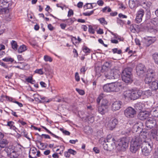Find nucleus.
Instances as JSON below:
<instances>
[{"mask_svg": "<svg viewBox=\"0 0 158 158\" xmlns=\"http://www.w3.org/2000/svg\"><path fill=\"white\" fill-rule=\"evenodd\" d=\"M147 138V135H144L141 139L142 143L141 147L142 152L145 156H148L152 150L153 143L151 141H146L145 139Z\"/></svg>", "mask_w": 158, "mask_h": 158, "instance_id": "nucleus-1", "label": "nucleus"}, {"mask_svg": "<svg viewBox=\"0 0 158 158\" xmlns=\"http://www.w3.org/2000/svg\"><path fill=\"white\" fill-rule=\"evenodd\" d=\"M21 149V145L18 144L15 146H9L6 149V151L8 157L10 158H17L19 155V152L20 151Z\"/></svg>", "mask_w": 158, "mask_h": 158, "instance_id": "nucleus-2", "label": "nucleus"}, {"mask_svg": "<svg viewBox=\"0 0 158 158\" xmlns=\"http://www.w3.org/2000/svg\"><path fill=\"white\" fill-rule=\"evenodd\" d=\"M142 137L143 136L142 134L140 136H135L132 139L131 142L130 150L132 153H135L139 148L142 143L141 139Z\"/></svg>", "mask_w": 158, "mask_h": 158, "instance_id": "nucleus-3", "label": "nucleus"}, {"mask_svg": "<svg viewBox=\"0 0 158 158\" xmlns=\"http://www.w3.org/2000/svg\"><path fill=\"white\" fill-rule=\"evenodd\" d=\"M121 86L120 83L115 82L106 84L103 86V88L106 92H118L119 91Z\"/></svg>", "mask_w": 158, "mask_h": 158, "instance_id": "nucleus-4", "label": "nucleus"}, {"mask_svg": "<svg viewBox=\"0 0 158 158\" xmlns=\"http://www.w3.org/2000/svg\"><path fill=\"white\" fill-rule=\"evenodd\" d=\"M132 71V69L130 67L126 68L123 71L121 75L122 80L126 83H131L133 81Z\"/></svg>", "mask_w": 158, "mask_h": 158, "instance_id": "nucleus-5", "label": "nucleus"}, {"mask_svg": "<svg viewBox=\"0 0 158 158\" xmlns=\"http://www.w3.org/2000/svg\"><path fill=\"white\" fill-rule=\"evenodd\" d=\"M104 76L107 80H113L119 76V71L116 69H110L104 71Z\"/></svg>", "mask_w": 158, "mask_h": 158, "instance_id": "nucleus-6", "label": "nucleus"}, {"mask_svg": "<svg viewBox=\"0 0 158 158\" xmlns=\"http://www.w3.org/2000/svg\"><path fill=\"white\" fill-rule=\"evenodd\" d=\"M108 143H107L106 141L104 140L103 143V148L106 151H111V148L110 147V145L114 146L115 145V140L113 138H109V136H108L106 139Z\"/></svg>", "mask_w": 158, "mask_h": 158, "instance_id": "nucleus-7", "label": "nucleus"}, {"mask_svg": "<svg viewBox=\"0 0 158 158\" xmlns=\"http://www.w3.org/2000/svg\"><path fill=\"white\" fill-rule=\"evenodd\" d=\"M143 123L141 122H139L135 124L133 127V131L135 132L139 131L141 132V134L139 135H142V136H143L144 135H146L147 133H149L147 131H142V129L143 128Z\"/></svg>", "mask_w": 158, "mask_h": 158, "instance_id": "nucleus-8", "label": "nucleus"}, {"mask_svg": "<svg viewBox=\"0 0 158 158\" xmlns=\"http://www.w3.org/2000/svg\"><path fill=\"white\" fill-rule=\"evenodd\" d=\"M131 92V97L133 100L136 99L142 96V90L137 88H135L132 89Z\"/></svg>", "mask_w": 158, "mask_h": 158, "instance_id": "nucleus-9", "label": "nucleus"}, {"mask_svg": "<svg viewBox=\"0 0 158 158\" xmlns=\"http://www.w3.org/2000/svg\"><path fill=\"white\" fill-rule=\"evenodd\" d=\"M125 116L128 118H133L136 113V111L134 109L129 107L127 108L124 111Z\"/></svg>", "mask_w": 158, "mask_h": 158, "instance_id": "nucleus-10", "label": "nucleus"}, {"mask_svg": "<svg viewBox=\"0 0 158 158\" xmlns=\"http://www.w3.org/2000/svg\"><path fill=\"white\" fill-rule=\"evenodd\" d=\"M129 143V140L127 138L123 137L120 139L118 145L122 149H124L128 148Z\"/></svg>", "mask_w": 158, "mask_h": 158, "instance_id": "nucleus-11", "label": "nucleus"}, {"mask_svg": "<svg viewBox=\"0 0 158 158\" xmlns=\"http://www.w3.org/2000/svg\"><path fill=\"white\" fill-rule=\"evenodd\" d=\"M136 71L137 74L138 76H143L145 73L146 69L144 65L142 64H139L136 66Z\"/></svg>", "mask_w": 158, "mask_h": 158, "instance_id": "nucleus-12", "label": "nucleus"}, {"mask_svg": "<svg viewBox=\"0 0 158 158\" xmlns=\"http://www.w3.org/2000/svg\"><path fill=\"white\" fill-rule=\"evenodd\" d=\"M146 129L148 130L154 127L156 128L157 127L156 122L155 120L152 118L148 119L145 123Z\"/></svg>", "mask_w": 158, "mask_h": 158, "instance_id": "nucleus-13", "label": "nucleus"}, {"mask_svg": "<svg viewBox=\"0 0 158 158\" xmlns=\"http://www.w3.org/2000/svg\"><path fill=\"white\" fill-rule=\"evenodd\" d=\"M112 61L110 60H105L102 66L101 72H104V71L109 70L108 69L112 65Z\"/></svg>", "mask_w": 158, "mask_h": 158, "instance_id": "nucleus-14", "label": "nucleus"}, {"mask_svg": "<svg viewBox=\"0 0 158 158\" xmlns=\"http://www.w3.org/2000/svg\"><path fill=\"white\" fill-rule=\"evenodd\" d=\"M122 103L119 101H116L114 102L112 105V110L113 111L119 110L121 107Z\"/></svg>", "mask_w": 158, "mask_h": 158, "instance_id": "nucleus-15", "label": "nucleus"}, {"mask_svg": "<svg viewBox=\"0 0 158 158\" xmlns=\"http://www.w3.org/2000/svg\"><path fill=\"white\" fill-rule=\"evenodd\" d=\"M118 123V120L116 118L111 119L108 123V127L110 130H112L115 127Z\"/></svg>", "mask_w": 158, "mask_h": 158, "instance_id": "nucleus-16", "label": "nucleus"}, {"mask_svg": "<svg viewBox=\"0 0 158 158\" xmlns=\"http://www.w3.org/2000/svg\"><path fill=\"white\" fill-rule=\"evenodd\" d=\"M149 116V113L147 111L140 112L138 115V118L141 120L146 119Z\"/></svg>", "mask_w": 158, "mask_h": 158, "instance_id": "nucleus-17", "label": "nucleus"}, {"mask_svg": "<svg viewBox=\"0 0 158 158\" xmlns=\"http://www.w3.org/2000/svg\"><path fill=\"white\" fill-rule=\"evenodd\" d=\"M11 4L9 3L7 0H0V7L4 9H9V7Z\"/></svg>", "mask_w": 158, "mask_h": 158, "instance_id": "nucleus-18", "label": "nucleus"}, {"mask_svg": "<svg viewBox=\"0 0 158 158\" xmlns=\"http://www.w3.org/2000/svg\"><path fill=\"white\" fill-rule=\"evenodd\" d=\"M131 90H128L125 91L123 94V97L125 100H132L131 97Z\"/></svg>", "mask_w": 158, "mask_h": 158, "instance_id": "nucleus-19", "label": "nucleus"}, {"mask_svg": "<svg viewBox=\"0 0 158 158\" xmlns=\"http://www.w3.org/2000/svg\"><path fill=\"white\" fill-rule=\"evenodd\" d=\"M156 39L154 37H148L145 40V43L146 46L148 47L151 44L154 43Z\"/></svg>", "mask_w": 158, "mask_h": 158, "instance_id": "nucleus-20", "label": "nucleus"}, {"mask_svg": "<svg viewBox=\"0 0 158 158\" xmlns=\"http://www.w3.org/2000/svg\"><path fill=\"white\" fill-rule=\"evenodd\" d=\"M148 134L153 139H155L156 140L158 141V128L156 131L153 129L151 130L149 132Z\"/></svg>", "mask_w": 158, "mask_h": 158, "instance_id": "nucleus-21", "label": "nucleus"}, {"mask_svg": "<svg viewBox=\"0 0 158 158\" xmlns=\"http://www.w3.org/2000/svg\"><path fill=\"white\" fill-rule=\"evenodd\" d=\"M156 73L154 70L152 69H149L147 71L146 76L154 78L156 75Z\"/></svg>", "mask_w": 158, "mask_h": 158, "instance_id": "nucleus-22", "label": "nucleus"}, {"mask_svg": "<svg viewBox=\"0 0 158 158\" xmlns=\"http://www.w3.org/2000/svg\"><path fill=\"white\" fill-rule=\"evenodd\" d=\"M149 86L152 90L156 91L158 89V81H153L151 83Z\"/></svg>", "mask_w": 158, "mask_h": 158, "instance_id": "nucleus-23", "label": "nucleus"}, {"mask_svg": "<svg viewBox=\"0 0 158 158\" xmlns=\"http://www.w3.org/2000/svg\"><path fill=\"white\" fill-rule=\"evenodd\" d=\"M144 14V11L143 9L139 10L137 12L135 20H142Z\"/></svg>", "mask_w": 158, "mask_h": 158, "instance_id": "nucleus-24", "label": "nucleus"}, {"mask_svg": "<svg viewBox=\"0 0 158 158\" xmlns=\"http://www.w3.org/2000/svg\"><path fill=\"white\" fill-rule=\"evenodd\" d=\"M108 108L102 106L100 105L98 107V112L102 114H104L107 111Z\"/></svg>", "mask_w": 158, "mask_h": 158, "instance_id": "nucleus-25", "label": "nucleus"}, {"mask_svg": "<svg viewBox=\"0 0 158 158\" xmlns=\"http://www.w3.org/2000/svg\"><path fill=\"white\" fill-rule=\"evenodd\" d=\"M151 112L153 116L155 117H158V103L156 105V106L152 109Z\"/></svg>", "mask_w": 158, "mask_h": 158, "instance_id": "nucleus-26", "label": "nucleus"}, {"mask_svg": "<svg viewBox=\"0 0 158 158\" xmlns=\"http://www.w3.org/2000/svg\"><path fill=\"white\" fill-rule=\"evenodd\" d=\"M8 143V141L7 140L4 139L1 140L0 142V151H1L2 148L6 147Z\"/></svg>", "mask_w": 158, "mask_h": 158, "instance_id": "nucleus-27", "label": "nucleus"}, {"mask_svg": "<svg viewBox=\"0 0 158 158\" xmlns=\"http://www.w3.org/2000/svg\"><path fill=\"white\" fill-rule=\"evenodd\" d=\"M15 123L12 121L7 122V124L6 125L7 126L9 127L10 129L11 130H13L15 131L17 129V128L14 125Z\"/></svg>", "mask_w": 158, "mask_h": 158, "instance_id": "nucleus-28", "label": "nucleus"}, {"mask_svg": "<svg viewBox=\"0 0 158 158\" xmlns=\"http://www.w3.org/2000/svg\"><path fill=\"white\" fill-rule=\"evenodd\" d=\"M152 93L151 90H148L144 91H142V96L148 98L152 96Z\"/></svg>", "mask_w": 158, "mask_h": 158, "instance_id": "nucleus-29", "label": "nucleus"}, {"mask_svg": "<svg viewBox=\"0 0 158 158\" xmlns=\"http://www.w3.org/2000/svg\"><path fill=\"white\" fill-rule=\"evenodd\" d=\"M27 50L26 46L24 44L20 46L18 49V52L19 53H22Z\"/></svg>", "mask_w": 158, "mask_h": 158, "instance_id": "nucleus-30", "label": "nucleus"}, {"mask_svg": "<svg viewBox=\"0 0 158 158\" xmlns=\"http://www.w3.org/2000/svg\"><path fill=\"white\" fill-rule=\"evenodd\" d=\"M12 48L14 50H16L17 49L18 45L17 42L14 40H12L11 42Z\"/></svg>", "mask_w": 158, "mask_h": 158, "instance_id": "nucleus-31", "label": "nucleus"}, {"mask_svg": "<svg viewBox=\"0 0 158 158\" xmlns=\"http://www.w3.org/2000/svg\"><path fill=\"white\" fill-rule=\"evenodd\" d=\"M101 105L108 108V102L106 99H103Z\"/></svg>", "mask_w": 158, "mask_h": 158, "instance_id": "nucleus-32", "label": "nucleus"}, {"mask_svg": "<svg viewBox=\"0 0 158 158\" xmlns=\"http://www.w3.org/2000/svg\"><path fill=\"white\" fill-rule=\"evenodd\" d=\"M42 127L44 128L45 131L48 133L51 134L52 136H53V137H55L56 138L59 139V137L54 134L52 133V132H51L48 129H47L44 126H42Z\"/></svg>", "mask_w": 158, "mask_h": 158, "instance_id": "nucleus-33", "label": "nucleus"}, {"mask_svg": "<svg viewBox=\"0 0 158 158\" xmlns=\"http://www.w3.org/2000/svg\"><path fill=\"white\" fill-rule=\"evenodd\" d=\"M153 19H156V18H152L150 12H147L146 15L145 20H153Z\"/></svg>", "mask_w": 158, "mask_h": 158, "instance_id": "nucleus-34", "label": "nucleus"}, {"mask_svg": "<svg viewBox=\"0 0 158 158\" xmlns=\"http://www.w3.org/2000/svg\"><path fill=\"white\" fill-rule=\"evenodd\" d=\"M6 99H8L9 101H12L13 102H14L17 104L18 105V106H20V107H21L23 106V104L21 103H20V102H18L16 101H15V102L12 101V100L13 99L11 98L6 96Z\"/></svg>", "mask_w": 158, "mask_h": 158, "instance_id": "nucleus-35", "label": "nucleus"}, {"mask_svg": "<svg viewBox=\"0 0 158 158\" xmlns=\"http://www.w3.org/2000/svg\"><path fill=\"white\" fill-rule=\"evenodd\" d=\"M9 12V9L3 8L0 9V15L7 13Z\"/></svg>", "mask_w": 158, "mask_h": 158, "instance_id": "nucleus-36", "label": "nucleus"}, {"mask_svg": "<svg viewBox=\"0 0 158 158\" xmlns=\"http://www.w3.org/2000/svg\"><path fill=\"white\" fill-rule=\"evenodd\" d=\"M153 78L152 77H150L146 76V77L144 80L145 83L146 84H149L150 83V84L152 82V79Z\"/></svg>", "mask_w": 158, "mask_h": 158, "instance_id": "nucleus-37", "label": "nucleus"}, {"mask_svg": "<svg viewBox=\"0 0 158 158\" xmlns=\"http://www.w3.org/2000/svg\"><path fill=\"white\" fill-rule=\"evenodd\" d=\"M92 3H86L84 6V8L85 9H88L93 8V6L92 5Z\"/></svg>", "mask_w": 158, "mask_h": 158, "instance_id": "nucleus-38", "label": "nucleus"}, {"mask_svg": "<svg viewBox=\"0 0 158 158\" xmlns=\"http://www.w3.org/2000/svg\"><path fill=\"white\" fill-rule=\"evenodd\" d=\"M152 56L155 63L158 65V53H154Z\"/></svg>", "mask_w": 158, "mask_h": 158, "instance_id": "nucleus-39", "label": "nucleus"}, {"mask_svg": "<svg viewBox=\"0 0 158 158\" xmlns=\"http://www.w3.org/2000/svg\"><path fill=\"white\" fill-rule=\"evenodd\" d=\"M82 50L85 53L87 54V55L90 53V49L85 46H84L83 47Z\"/></svg>", "mask_w": 158, "mask_h": 158, "instance_id": "nucleus-40", "label": "nucleus"}, {"mask_svg": "<svg viewBox=\"0 0 158 158\" xmlns=\"http://www.w3.org/2000/svg\"><path fill=\"white\" fill-rule=\"evenodd\" d=\"M2 60L5 62H10L12 63L14 61V59L11 57H5L2 59Z\"/></svg>", "mask_w": 158, "mask_h": 158, "instance_id": "nucleus-41", "label": "nucleus"}, {"mask_svg": "<svg viewBox=\"0 0 158 158\" xmlns=\"http://www.w3.org/2000/svg\"><path fill=\"white\" fill-rule=\"evenodd\" d=\"M102 11L103 13L110 12L111 11V10L110 7L106 6L102 9Z\"/></svg>", "mask_w": 158, "mask_h": 158, "instance_id": "nucleus-42", "label": "nucleus"}, {"mask_svg": "<svg viewBox=\"0 0 158 158\" xmlns=\"http://www.w3.org/2000/svg\"><path fill=\"white\" fill-rule=\"evenodd\" d=\"M44 59L46 61H49L51 62L52 60V59L49 56L47 55H45L44 56Z\"/></svg>", "mask_w": 158, "mask_h": 158, "instance_id": "nucleus-43", "label": "nucleus"}, {"mask_svg": "<svg viewBox=\"0 0 158 158\" xmlns=\"http://www.w3.org/2000/svg\"><path fill=\"white\" fill-rule=\"evenodd\" d=\"M143 4L146 5V7L145 8L146 9H149L152 4V3L150 2H144Z\"/></svg>", "mask_w": 158, "mask_h": 158, "instance_id": "nucleus-44", "label": "nucleus"}, {"mask_svg": "<svg viewBox=\"0 0 158 158\" xmlns=\"http://www.w3.org/2000/svg\"><path fill=\"white\" fill-rule=\"evenodd\" d=\"M37 135H39V136L41 138V139L42 140V136H44V138L45 139H50L51 138L49 135H48L42 134V135H40L38 133H37Z\"/></svg>", "mask_w": 158, "mask_h": 158, "instance_id": "nucleus-45", "label": "nucleus"}, {"mask_svg": "<svg viewBox=\"0 0 158 158\" xmlns=\"http://www.w3.org/2000/svg\"><path fill=\"white\" fill-rule=\"evenodd\" d=\"M76 90L78 92V93L81 95H83L85 94L84 91L82 89H81L78 88H76Z\"/></svg>", "mask_w": 158, "mask_h": 158, "instance_id": "nucleus-46", "label": "nucleus"}, {"mask_svg": "<svg viewBox=\"0 0 158 158\" xmlns=\"http://www.w3.org/2000/svg\"><path fill=\"white\" fill-rule=\"evenodd\" d=\"M112 51L114 53H117L120 54L122 53V51L121 50H118L117 48H116L113 49Z\"/></svg>", "mask_w": 158, "mask_h": 158, "instance_id": "nucleus-47", "label": "nucleus"}, {"mask_svg": "<svg viewBox=\"0 0 158 158\" xmlns=\"http://www.w3.org/2000/svg\"><path fill=\"white\" fill-rule=\"evenodd\" d=\"M89 31L90 33L94 34V28L91 25H89Z\"/></svg>", "mask_w": 158, "mask_h": 158, "instance_id": "nucleus-48", "label": "nucleus"}, {"mask_svg": "<svg viewBox=\"0 0 158 158\" xmlns=\"http://www.w3.org/2000/svg\"><path fill=\"white\" fill-rule=\"evenodd\" d=\"M94 10H94L90 12H87L85 13H83V15L85 16H89L93 14Z\"/></svg>", "mask_w": 158, "mask_h": 158, "instance_id": "nucleus-49", "label": "nucleus"}, {"mask_svg": "<svg viewBox=\"0 0 158 158\" xmlns=\"http://www.w3.org/2000/svg\"><path fill=\"white\" fill-rule=\"evenodd\" d=\"M35 72L36 73L42 75L44 74V72L42 70V69H37L35 71Z\"/></svg>", "mask_w": 158, "mask_h": 158, "instance_id": "nucleus-50", "label": "nucleus"}, {"mask_svg": "<svg viewBox=\"0 0 158 158\" xmlns=\"http://www.w3.org/2000/svg\"><path fill=\"white\" fill-rule=\"evenodd\" d=\"M21 134L23 136L28 139H29V138L28 137L27 133L25 130H23V131L21 132Z\"/></svg>", "mask_w": 158, "mask_h": 158, "instance_id": "nucleus-51", "label": "nucleus"}, {"mask_svg": "<svg viewBox=\"0 0 158 158\" xmlns=\"http://www.w3.org/2000/svg\"><path fill=\"white\" fill-rule=\"evenodd\" d=\"M75 79L77 81H79L80 80V77L78 72L75 73Z\"/></svg>", "mask_w": 158, "mask_h": 158, "instance_id": "nucleus-52", "label": "nucleus"}, {"mask_svg": "<svg viewBox=\"0 0 158 158\" xmlns=\"http://www.w3.org/2000/svg\"><path fill=\"white\" fill-rule=\"evenodd\" d=\"M73 14V11L71 9H70L68 12V16L69 17H70Z\"/></svg>", "mask_w": 158, "mask_h": 158, "instance_id": "nucleus-53", "label": "nucleus"}, {"mask_svg": "<svg viewBox=\"0 0 158 158\" xmlns=\"http://www.w3.org/2000/svg\"><path fill=\"white\" fill-rule=\"evenodd\" d=\"M68 152L69 154H71L73 155H74L76 154V152L75 150L71 149H69L68 150Z\"/></svg>", "mask_w": 158, "mask_h": 158, "instance_id": "nucleus-54", "label": "nucleus"}, {"mask_svg": "<svg viewBox=\"0 0 158 158\" xmlns=\"http://www.w3.org/2000/svg\"><path fill=\"white\" fill-rule=\"evenodd\" d=\"M26 81L29 83L33 84L35 81L32 80V77H29L26 79Z\"/></svg>", "mask_w": 158, "mask_h": 158, "instance_id": "nucleus-55", "label": "nucleus"}, {"mask_svg": "<svg viewBox=\"0 0 158 158\" xmlns=\"http://www.w3.org/2000/svg\"><path fill=\"white\" fill-rule=\"evenodd\" d=\"M151 23H153L156 27H158V20H152ZM156 29L158 30V27H156Z\"/></svg>", "mask_w": 158, "mask_h": 158, "instance_id": "nucleus-56", "label": "nucleus"}, {"mask_svg": "<svg viewBox=\"0 0 158 158\" xmlns=\"http://www.w3.org/2000/svg\"><path fill=\"white\" fill-rule=\"evenodd\" d=\"M118 17L120 19H126L127 18V15H125L122 13H120L118 14Z\"/></svg>", "mask_w": 158, "mask_h": 158, "instance_id": "nucleus-57", "label": "nucleus"}, {"mask_svg": "<svg viewBox=\"0 0 158 158\" xmlns=\"http://www.w3.org/2000/svg\"><path fill=\"white\" fill-rule=\"evenodd\" d=\"M97 3L99 6H102L103 5L104 2L102 0H98L97 2Z\"/></svg>", "mask_w": 158, "mask_h": 158, "instance_id": "nucleus-58", "label": "nucleus"}, {"mask_svg": "<svg viewBox=\"0 0 158 158\" xmlns=\"http://www.w3.org/2000/svg\"><path fill=\"white\" fill-rule=\"evenodd\" d=\"M37 152V150L36 149H32L31 150V151L29 152L30 153H31L33 155H35Z\"/></svg>", "mask_w": 158, "mask_h": 158, "instance_id": "nucleus-59", "label": "nucleus"}, {"mask_svg": "<svg viewBox=\"0 0 158 158\" xmlns=\"http://www.w3.org/2000/svg\"><path fill=\"white\" fill-rule=\"evenodd\" d=\"M117 23L121 26H122L124 24V22L123 20H117Z\"/></svg>", "mask_w": 158, "mask_h": 158, "instance_id": "nucleus-60", "label": "nucleus"}, {"mask_svg": "<svg viewBox=\"0 0 158 158\" xmlns=\"http://www.w3.org/2000/svg\"><path fill=\"white\" fill-rule=\"evenodd\" d=\"M153 156L154 158H158V150H157L154 153Z\"/></svg>", "mask_w": 158, "mask_h": 158, "instance_id": "nucleus-61", "label": "nucleus"}, {"mask_svg": "<svg viewBox=\"0 0 158 158\" xmlns=\"http://www.w3.org/2000/svg\"><path fill=\"white\" fill-rule=\"evenodd\" d=\"M66 26V24L64 23H62L60 24L61 28L62 29H64Z\"/></svg>", "mask_w": 158, "mask_h": 158, "instance_id": "nucleus-62", "label": "nucleus"}, {"mask_svg": "<svg viewBox=\"0 0 158 158\" xmlns=\"http://www.w3.org/2000/svg\"><path fill=\"white\" fill-rule=\"evenodd\" d=\"M48 29L51 31H53L54 28L51 24H48Z\"/></svg>", "mask_w": 158, "mask_h": 158, "instance_id": "nucleus-63", "label": "nucleus"}, {"mask_svg": "<svg viewBox=\"0 0 158 158\" xmlns=\"http://www.w3.org/2000/svg\"><path fill=\"white\" fill-rule=\"evenodd\" d=\"M83 3L82 2H80L77 4V6L79 8H81L82 7Z\"/></svg>", "mask_w": 158, "mask_h": 158, "instance_id": "nucleus-64", "label": "nucleus"}]
</instances>
